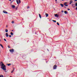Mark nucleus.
Instances as JSON below:
<instances>
[{
	"label": "nucleus",
	"mask_w": 77,
	"mask_h": 77,
	"mask_svg": "<svg viewBox=\"0 0 77 77\" xmlns=\"http://www.w3.org/2000/svg\"><path fill=\"white\" fill-rule=\"evenodd\" d=\"M1 63L2 64H1V68L4 71H6V66L4 65V63H3V62H1Z\"/></svg>",
	"instance_id": "1"
},
{
	"label": "nucleus",
	"mask_w": 77,
	"mask_h": 77,
	"mask_svg": "<svg viewBox=\"0 0 77 77\" xmlns=\"http://www.w3.org/2000/svg\"><path fill=\"white\" fill-rule=\"evenodd\" d=\"M9 51L11 53H14V50L13 49H10Z\"/></svg>",
	"instance_id": "2"
},
{
	"label": "nucleus",
	"mask_w": 77,
	"mask_h": 77,
	"mask_svg": "<svg viewBox=\"0 0 77 77\" xmlns=\"http://www.w3.org/2000/svg\"><path fill=\"white\" fill-rule=\"evenodd\" d=\"M57 68V66L56 65H55L53 67V69H56Z\"/></svg>",
	"instance_id": "3"
},
{
	"label": "nucleus",
	"mask_w": 77,
	"mask_h": 77,
	"mask_svg": "<svg viewBox=\"0 0 77 77\" xmlns=\"http://www.w3.org/2000/svg\"><path fill=\"white\" fill-rule=\"evenodd\" d=\"M67 3V2H65L64 3V5L65 6H68V5H66Z\"/></svg>",
	"instance_id": "4"
},
{
	"label": "nucleus",
	"mask_w": 77,
	"mask_h": 77,
	"mask_svg": "<svg viewBox=\"0 0 77 77\" xmlns=\"http://www.w3.org/2000/svg\"><path fill=\"white\" fill-rule=\"evenodd\" d=\"M5 35H6V37H7V38H8V36H9V35H8V33H5Z\"/></svg>",
	"instance_id": "5"
},
{
	"label": "nucleus",
	"mask_w": 77,
	"mask_h": 77,
	"mask_svg": "<svg viewBox=\"0 0 77 77\" xmlns=\"http://www.w3.org/2000/svg\"><path fill=\"white\" fill-rule=\"evenodd\" d=\"M54 16L56 17H57V18H58L59 17V16L57 15V14H55Z\"/></svg>",
	"instance_id": "6"
},
{
	"label": "nucleus",
	"mask_w": 77,
	"mask_h": 77,
	"mask_svg": "<svg viewBox=\"0 0 77 77\" xmlns=\"http://www.w3.org/2000/svg\"><path fill=\"white\" fill-rule=\"evenodd\" d=\"M3 12L4 13V14H8V12L5 10L3 11Z\"/></svg>",
	"instance_id": "7"
},
{
	"label": "nucleus",
	"mask_w": 77,
	"mask_h": 77,
	"mask_svg": "<svg viewBox=\"0 0 77 77\" xmlns=\"http://www.w3.org/2000/svg\"><path fill=\"white\" fill-rule=\"evenodd\" d=\"M72 2H73L71 0V1H70V3H69V5H71V4H72Z\"/></svg>",
	"instance_id": "8"
},
{
	"label": "nucleus",
	"mask_w": 77,
	"mask_h": 77,
	"mask_svg": "<svg viewBox=\"0 0 77 77\" xmlns=\"http://www.w3.org/2000/svg\"><path fill=\"white\" fill-rule=\"evenodd\" d=\"M12 7L13 8H15V6L14 5H12Z\"/></svg>",
	"instance_id": "9"
},
{
	"label": "nucleus",
	"mask_w": 77,
	"mask_h": 77,
	"mask_svg": "<svg viewBox=\"0 0 77 77\" xmlns=\"http://www.w3.org/2000/svg\"><path fill=\"white\" fill-rule=\"evenodd\" d=\"M45 15L46 17H48V14H45Z\"/></svg>",
	"instance_id": "10"
},
{
	"label": "nucleus",
	"mask_w": 77,
	"mask_h": 77,
	"mask_svg": "<svg viewBox=\"0 0 77 77\" xmlns=\"http://www.w3.org/2000/svg\"><path fill=\"white\" fill-rule=\"evenodd\" d=\"M5 32L8 33V29H5Z\"/></svg>",
	"instance_id": "11"
},
{
	"label": "nucleus",
	"mask_w": 77,
	"mask_h": 77,
	"mask_svg": "<svg viewBox=\"0 0 77 77\" xmlns=\"http://www.w3.org/2000/svg\"><path fill=\"white\" fill-rule=\"evenodd\" d=\"M64 13L65 14H68V12H67V11H64Z\"/></svg>",
	"instance_id": "12"
},
{
	"label": "nucleus",
	"mask_w": 77,
	"mask_h": 77,
	"mask_svg": "<svg viewBox=\"0 0 77 77\" xmlns=\"http://www.w3.org/2000/svg\"><path fill=\"white\" fill-rule=\"evenodd\" d=\"M16 2H17V4L18 5L19 4V2H18V0H16Z\"/></svg>",
	"instance_id": "13"
},
{
	"label": "nucleus",
	"mask_w": 77,
	"mask_h": 77,
	"mask_svg": "<svg viewBox=\"0 0 77 77\" xmlns=\"http://www.w3.org/2000/svg\"><path fill=\"white\" fill-rule=\"evenodd\" d=\"M60 5H61V6H62V7H63V4H60Z\"/></svg>",
	"instance_id": "14"
},
{
	"label": "nucleus",
	"mask_w": 77,
	"mask_h": 77,
	"mask_svg": "<svg viewBox=\"0 0 77 77\" xmlns=\"http://www.w3.org/2000/svg\"><path fill=\"white\" fill-rule=\"evenodd\" d=\"M39 17H40V18H41V14H39Z\"/></svg>",
	"instance_id": "15"
},
{
	"label": "nucleus",
	"mask_w": 77,
	"mask_h": 77,
	"mask_svg": "<svg viewBox=\"0 0 77 77\" xmlns=\"http://www.w3.org/2000/svg\"><path fill=\"white\" fill-rule=\"evenodd\" d=\"M7 65L8 66H10V65H11V64L9 63V64H8Z\"/></svg>",
	"instance_id": "16"
},
{
	"label": "nucleus",
	"mask_w": 77,
	"mask_h": 77,
	"mask_svg": "<svg viewBox=\"0 0 77 77\" xmlns=\"http://www.w3.org/2000/svg\"><path fill=\"white\" fill-rule=\"evenodd\" d=\"M0 45L2 47V48H3V45H2L0 44Z\"/></svg>",
	"instance_id": "17"
},
{
	"label": "nucleus",
	"mask_w": 77,
	"mask_h": 77,
	"mask_svg": "<svg viewBox=\"0 0 77 77\" xmlns=\"http://www.w3.org/2000/svg\"><path fill=\"white\" fill-rule=\"evenodd\" d=\"M52 21L54 22V23H56V21L54 20H52Z\"/></svg>",
	"instance_id": "18"
},
{
	"label": "nucleus",
	"mask_w": 77,
	"mask_h": 77,
	"mask_svg": "<svg viewBox=\"0 0 77 77\" xmlns=\"http://www.w3.org/2000/svg\"><path fill=\"white\" fill-rule=\"evenodd\" d=\"M10 34H11V35H13V33H12V32H11Z\"/></svg>",
	"instance_id": "19"
},
{
	"label": "nucleus",
	"mask_w": 77,
	"mask_h": 77,
	"mask_svg": "<svg viewBox=\"0 0 77 77\" xmlns=\"http://www.w3.org/2000/svg\"><path fill=\"white\" fill-rule=\"evenodd\" d=\"M19 2L20 4L21 3V1L20 0H19Z\"/></svg>",
	"instance_id": "20"
},
{
	"label": "nucleus",
	"mask_w": 77,
	"mask_h": 77,
	"mask_svg": "<svg viewBox=\"0 0 77 77\" xmlns=\"http://www.w3.org/2000/svg\"><path fill=\"white\" fill-rule=\"evenodd\" d=\"M57 25H58V26H59V23L58 22H57Z\"/></svg>",
	"instance_id": "21"
},
{
	"label": "nucleus",
	"mask_w": 77,
	"mask_h": 77,
	"mask_svg": "<svg viewBox=\"0 0 77 77\" xmlns=\"http://www.w3.org/2000/svg\"><path fill=\"white\" fill-rule=\"evenodd\" d=\"M4 41H5V42H6V39L4 38Z\"/></svg>",
	"instance_id": "22"
},
{
	"label": "nucleus",
	"mask_w": 77,
	"mask_h": 77,
	"mask_svg": "<svg viewBox=\"0 0 77 77\" xmlns=\"http://www.w3.org/2000/svg\"><path fill=\"white\" fill-rule=\"evenodd\" d=\"M0 77H3V75H0Z\"/></svg>",
	"instance_id": "23"
},
{
	"label": "nucleus",
	"mask_w": 77,
	"mask_h": 77,
	"mask_svg": "<svg viewBox=\"0 0 77 77\" xmlns=\"http://www.w3.org/2000/svg\"><path fill=\"white\" fill-rule=\"evenodd\" d=\"M75 6H77V3L75 4Z\"/></svg>",
	"instance_id": "24"
},
{
	"label": "nucleus",
	"mask_w": 77,
	"mask_h": 77,
	"mask_svg": "<svg viewBox=\"0 0 77 77\" xmlns=\"http://www.w3.org/2000/svg\"><path fill=\"white\" fill-rule=\"evenodd\" d=\"M68 11H69L70 10V9L69 8H67Z\"/></svg>",
	"instance_id": "25"
},
{
	"label": "nucleus",
	"mask_w": 77,
	"mask_h": 77,
	"mask_svg": "<svg viewBox=\"0 0 77 77\" xmlns=\"http://www.w3.org/2000/svg\"><path fill=\"white\" fill-rule=\"evenodd\" d=\"M12 24L14 23V21H12Z\"/></svg>",
	"instance_id": "26"
},
{
	"label": "nucleus",
	"mask_w": 77,
	"mask_h": 77,
	"mask_svg": "<svg viewBox=\"0 0 77 77\" xmlns=\"http://www.w3.org/2000/svg\"><path fill=\"white\" fill-rule=\"evenodd\" d=\"M8 48H10V47L8 45Z\"/></svg>",
	"instance_id": "27"
},
{
	"label": "nucleus",
	"mask_w": 77,
	"mask_h": 77,
	"mask_svg": "<svg viewBox=\"0 0 77 77\" xmlns=\"http://www.w3.org/2000/svg\"><path fill=\"white\" fill-rule=\"evenodd\" d=\"M17 9H18V7H17V8H16V10H17Z\"/></svg>",
	"instance_id": "28"
},
{
	"label": "nucleus",
	"mask_w": 77,
	"mask_h": 77,
	"mask_svg": "<svg viewBox=\"0 0 77 77\" xmlns=\"http://www.w3.org/2000/svg\"><path fill=\"white\" fill-rule=\"evenodd\" d=\"M9 37H10V38H11V35H9Z\"/></svg>",
	"instance_id": "29"
},
{
	"label": "nucleus",
	"mask_w": 77,
	"mask_h": 77,
	"mask_svg": "<svg viewBox=\"0 0 77 77\" xmlns=\"http://www.w3.org/2000/svg\"><path fill=\"white\" fill-rule=\"evenodd\" d=\"M30 7H27V9H28Z\"/></svg>",
	"instance_id": "30"
},
{
	"label": "nucleus",
	"mask_w": 77,
	"mask_h": 77,
	"mask_svg": "<svg viewBox=\"0 0 77 77\" xmlns=\"http://www.w3.org/2000/svg\"><path fill=\"white\" fill-rule=\"evenodd\" d=\"M14 72V70L12 72H11V73H12V72Z\"/></svg>",
	"instance_id": "31"
},
{
	"label": "nucleus",
	"mask_w": 77,
	"mask_h": 77,
	"mask_svg": "<svg viewBox=\"0 0 77 77\" xmlns=\"http://www.w3.org/2000/svg\"><path fill=\"white\" fill-rule=\"evenodd\" d=\"M64 8H66V7L64 6Z\"/></svg>",
	"instance_id": "32"
},
{
	"label": "nucleus",
	"mask_w": 77,
	"mask_h": 77,
	"mask_svg": "<svg viewBox=\"0 0 77 77\" xmlns=\"http://www.w3.org/2000/svg\"><path fill=\"white\" fill-rule=\"evenodd\" d=\"M75 2H76V1H77V0H75Z\"/></svg>",
	"instance_id": "33"
},
{
	"label": "nucleus",
	"mask_w": 77,
	"mask_h": 77,
	"mask_svg": "<svg viewBox=\"0 0 77 77\" xmlns=\"http://www.w3.org/2000/svg\"><path fill=\"white\" fill-rule=\"evenodd\" d=\"M6 27H8V26H7V25H6Z\"/></svg>",
	"instance_id": "34"
},
{
	"label": "nucleus",
	"mask_w": 77,
	"mask_h": 77,
	"mask_svg": "<svg viewBox=\"0 0 77 77\" xmlns=\"http://www.w3.org/2000/svg\"><path fill=\"white\" fill-rule=\"evenodd\" d=\"M76 10H77V7L76 8Z\"/></svg>",
	"instance_id": "35"
},
{
	"label": "nucleus",
	"mask_w": 77,
	"mask_h": 77,
	"mask_svg": "<svg viewBox=\"0 0 77 77\" xmlns=\"http://www.w3.org/2000/svg\"><path fill=\"white\" fill-rule=\"evenodd\" d=\"M62 12H63V11H62Z\"/></svg>",
	"instance_id": "36"
},
{
	"label": "nucleus",
	"mask_w": 77,
	"mask_h": 77,
	"mask_svg": "<svg viewBox=\"0 0 77 77\" xmlns=\"http://www.w3.org/2000/svg\"><path fill=\"white\" fill-rule=\"evenodd\" d=\"M10 2L11 1V0H9Z\"/></svg>",
	"instance_id": "37"
},
{
	"label": "nucleus",
	"mask_w": 77,
	"mask_h": 77,
	"mask_svg": "<svg viewBox=\"0 0 77 77\" xmlns=\"http://www.w3.org/2000/svg\"><path fill=\"white\" fill-rule=\"evenodd\" d=\"M56 2H57V0H55Z\"/></svg>",
	"instance_id": "38"
},
{
	"label": "nucleus",
	"mask_w": 77,
	"mask_h": 77,
	"mask_svg": "<svg viewBox=\"0 0 77 77\" xmlns=\"http://www.w3.org/2000/svg\"><path fill=\"white\" fill-rule=\"evenodd\" d=\"M12 31H14V30H12Z\"/></svg>",
	"instance_id": "39"
},
{
	"label": "nucleus",
	"mask_w": 77,
	"mask_h": 77,
	"mask_svg": "<svg viewBox=\"0 0 77 77\" xmlns=\"http://www.w3.org/2000/svg\"><path fill=\"white\" fill-rule=\"evenodd\" d=\"M64 0H62V1H63Z\"/></svg>",
	"instance_id": "40"
},
{
	"label": "nucleus",
	"mask_w": 77,
	"mask_h": 77,
	"mask_svg": "<svg viewBox=\"0 0 77 77\" xmlns=\"http://www.w3.org/2000/svg\"><path fill=\"white\" fill-rule=\"evenodd\" d=\"M0 53H1V52L0 51Z\"/></svg>",
	"instance_id": "41"
},
{
	"label": "nucleus",
	"mask_w": 77,
	"mask_h": 77,
	"mask_svg": "<svg viewBox=\"0 0 77 77\" xmlns=\"http://www.w3.org/2000/svg\"><path fill=\"white\" fill-rule=\"evenodd\" d=\"M0 65H1V64H0Z\"/></svg>",
	"instance_id": "42"
}]
</instances>
